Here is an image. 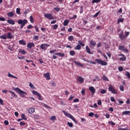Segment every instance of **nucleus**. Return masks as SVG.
<instances>
[{
	"label": "nucleus",
	"instance_id": "nucleus-31",
	"mask_svg": "<svg viewBox=\"0 0 130 130\" xmlns=\"http://www.w3.org/2000/svg\"><path fill=\"white\" fill-rule=\"evenodd\" d=\"M69 19H66L64 21L63 25L64 26H68V24H69Z\"/></svg>",
	"mask_w": 130,
	"mask_h": 130
},
{
	"label": "nucleus",
	"instance_id": "nucleus-52",
	"mask_svg": "<svg viewBox=\"0 0 130 130\" xmlns=\"http://www.w3.org/2000/svg\"><path fill=\"white\" fill-rule=\"evenodd\" d=\"M126 76L128 79H130V73L128 72H127L126 73Z\"/></svg>",
	"mask_w": 130,
	"mask_h": 130
},
{
	"label": "nucleus",
	"instance_id": "nucleus-55",
	"mask_svg": "<svg viewBox=\"0 0 130 130\" xmlns=\"http://www.w3.org/2000/svg\"><path fill=\"white\" fill-rule=\"evenodd\" d=\"M99 14H100V11H98L94 15V17L96 18V17H98Z\"/></svg>",
	"mask_w": 130,
	"mask_h": 130
},
{
	"label": "nucleus",
	"instance_id": "nucleus-47",
	"mask_svg": "<svg viewBox=\"0 0 130 130\" xmlns=\"http://www.w3.org/2000/svg\"><path fill=\"white\" fill-rule=\"evenodd\" d=\"M119 89H120V91H124V88L123 87V85L120 86Z\"/></svg>",
	"mask_w": 130,
	"mask_h": 130
},
{
	"label": "nucleus",
	"instance_id": "nucleus-43",
	"mask_svg": "<svg viewBox=\"0 0 130 130\" xmlns=\"http://www.w3.org/2000/svg\"><path fill=\"white\" fill-rule=\"evenodd\" d=\"M29 86L30 88H31V89H35V87H34V85L32 84V83L30 82Z\"/></svg>",
	"mask_w": 130,
	"mask_h": 130
},
{
	"label": "nucleus",
	"instance_id": "nucleus-28",
	"mask_svg": "<svg viewBox=\"0 0 130 130\" xmlns=\"http://www.w3.org/2000/svg\"><path fill=\"white\" fill-rule=\"evenodd\" d=\"M7 16L10 17H14V13L13 12H8L7 13Z\"/></svg>",
	"mask_w": 130,
	"mask_h": 130
},
{
	"label": "nucleus",
	"instance_id": "nucleus-59",
	"mask_svg": "<svg viewBox=\"0 0 130 130\" xmlns=\"http://www.w3.org/2000/svg\"><path fill=\"white\" fill-rule=\"evenodd\" d=\"M0 105H4V101L2 99H0Z\"/></svg>",
	"mask_w": 130,
	"mask_h": 130
},
{
	"label": "nucleus",
	"instance_id": "nucleus-45",
	"mask_svg": "<svg viewBox=\"0 0 130 130\" xmlns=\"http://www.w3.org/2000/svg\"><path fill=\"white\" fill-rule=\"evenodd\" d=\"M101 94H105L106 93V90L105 89H102L101 92Z\"/></svg>",
	"mask_w": 130,
	"mask_h": 130
},
{
	"label": "nucleus",
	"instance_id": "nucleus-23",
	"mask_svg": "<svg viewBox=\"0 0 130 130\" xmlns=\"http://www.w3.org/2000/svg\"><path fill=\"white\" fill-rule=\"evenodd\" d=\"M82 48V47L80 44L77 45L75 47V50H81V49Z\"/></svg>",
	"mask_w": 130,
	"mask_h": 130
},
{
	"label": "nucleus",
	"instance_id": "nucleus-10",
	"mask_svg": "<svg viewBox=\"0 0 130 130\" xmlns=\"http://www.w3.org/2000/svg\"><path fill=\"white\" fill-rule=\"evenodd\" d=\"M119 50L123 51V52H128V50L124 47V46H119L118 47Z\"/></svg>",
	"mask_w": 130,
	"mask_h": 130
},
{
	"label": "nucleus",
	"instance_id": "nucleus-63",
	"mask_svg": "<svg viewBox=\"0 0 130 130\" xmlns=\"http://www.w3.org/2000/svg\"><path fill=\"white\" fill-rule=\"evenodd\" d=\"M4 123L5 124H6V125H9V121L8 120L4 121Z\"/></svg>",
	"mask_w": 130,
	"mask_h": 130
},
{
	"label": "nucleus",
	"instance_id": "nucleus-35",
	"mask_svg": "<svg viewBox=\"0 0 130 130\" xmlns=\"http://www.w3.org/2000/svg\"><path fill=\"white\" fill-rule=\"evenodd\" d=\"M130 113V111H125L124 112H122V114L123 115H127V114H129Z\"/></svg>",
	"mask_w": 130,
	"mask_h": 130
},
{
	"label": "nucleus",
	"instance_id": "nucleus-33",
	"mask_svg": "<svg viewBox=\"0 0 130 130\" xmlns=\"http://www.w3.org/2000/svg\"><path fill=\"white\" fill-rule=\"evenodd\" d=\"M16 13L18 14V15H21V9L19 8H17L16 9Z\"/></svg>",
	"mask_w": 130,
	"mask_h": 130
},
{
	"label": "nucleus",
	"instance_id": "nucleus-57",
	"mask_svg": "<svg viewBox=\"0 0 130 130\" xmlns=\"http://www.w3.org/2000/svg\"><path fill=\"white\" fill-rule=\"evenodd\" d=\"M79 101H80V100H79V99H74V100H73V102H74V103H77V102H79Z\"/></svg>",
	"mask_w": 130,
	"mask_h": 130
},
{
	"label": "nucleus",
	"instance_id": "nucleus-62",
	"mask_svg": "<svg viewBox=\"0 0 130 130\" xmlns=\"http://www.w3.org/2000/svg\"><path fill=\"white\" fill-rule=\"evenodd\" d=\"M111 101H112V102H115V99H114V98L113 97H111Z\"/></svg>",
	"mask_w": 130,
	"mask_h": 130
},
{
	"label": "nucleus",
	"instance_id": "nucleus-27",
	"mask_svg": "<svg viewBox=\"0 0 130 130\" xmlns=\"http://www.w3.org/2000/svg\"><path fill=\"white\" fill-rule=\"evenodd\" d=\"M119 59V60H121V61H125V60H126V57L124 56L122 57H120Z\"/></svg>",
	"mask_w": 130,
	"mask_h": 130
},
{
	"label": "nucleus",
	"instance_id": "nucleus-36",
	"mask_svg": "<svg viewBox=\"0 0 130 130\" xmlns=\"http://www.w3.org/2000/svg\"><path fill=\"white\" fill-rule=\"evenodd\" d=\"M68 40L69 41H73V40H74V37L73 36H70L68 37Z\"/></svg>",
	"mask_w": 130,
	"mask_h": 130
},
{
	"label": "nucleus",
	"instance_id": "nucleus-24",
	"mask_svg": "<svg viewBox=\"0 0 130 130\" xmlns=\"http://www.w3.org/2000/svg\"><path fill=\"white\" fill-rule=\"evenodd\" d=\"M18 52H20L21 54H26V51L21 49H19Z\"/></svg>",
	"mask_w": 130,
	"mask_h": 130
},
{
	"label": "nucleus",
	"instance_id": "nucleus-51",
	"mask_svg": "<svg viewBox=\"0 0 130 130\" xmlns=\"http://www.w3.org/2000/svg\"><path fill=\"white\" fill-rule=\"evenodd\" d=\"M118 71L119 72H122L123 71V68L122 67H120L118 68Z\"/></svg>",
	"mask_w": 130,
	"mask_h": 130
},
{
	"label": "nucleus",
	"instance_id": "nucleus-30",
	"mask_svg": "<svg viewBox=\"0 0 130 130\" xmlns=\"http://www.w3.org/2000/svg\"><path fill=\"white\" fill-rule=\"evenodd\" d=\"M90 44L92 45V46H95V45H96V42L91 40L90 41Z\"/></svg>",
	"mask_w": 130,
	"mask_h": 130
},
{
	"label": "nucleus",
	"instance_id": "nucleus-41",
	"mask_svg": "<svg viewBox=\"0 0 130 130\" xmlns=\"http://www.w3.org/2000/svg\"><path fill=\"white\" fill-rule=\"evenodd\" d=\"M25 114H21V119H24V120H27V118L25 117Z\"/></svg>",
	"mask_w": 130,
	"mask_h": 130
},
{
	"label": "nucleus",
	"instance_id": "nucleus-60",
	"mask_svg": "<svg viewBox=\"0 0 130 130\" xmlns=\"http://www.w3.org/2000/svg\"><path fill=\"white\" fill-rule=\"evenodd\" d=\"M44 107H45L46 108H48V109H51V108H50V107H49L48 105H46V104H44Z\"/></svg>",
	"mask_w": 130,
	"mask_h": 130
},
{
	"label": "nucleus",
	"instance_id": "nucleus-13",
	"mask_svg": "<svg viewBox=\"0 0 130 130\" xmlns=\"http://www.w3.org/2000/svg\"><path fill=\"white\" fill-rule=\"evenodd\" d=\"M119 38L122 41H123V40H124V39L126 38L125 36L123 35V33H120L119 34Z\"/></svg>",
	"mask_w": 130,
	"mask_h": 130
},
{
	"label": "nucleus",
	"instance_id": "nucleus-1",
	"mask_svg": "<svg viewBox=\"0 0 130 130\" xmlns=\"http://www.w3.org/2000/svg\"><path fill=\"white\" fill-rule=\"evenodd\" d=\"M14 90L18 93V94H19L20 96L22 97V98L25 97V95H27V92L21 90V89H20L19 87L14 88Z\"/></svg>",
	"mask_w": 130,
	"mask_h": 130
},
{
	"label": "nucleus",
	"instance_id": "nucleus-11",
	"mask_svg": "<svg viewBox=\"0 0 130 130\" xmlns=\"http://www.w3.org/2000/svg\"><path fill=\"white\" fill-rule=\"evenodd\" d=\"M45 18H47V19H48V20H53L54 19V17L51 15V14H45L44 15Z\"/></svg>",
	"mask_w": 130,
	"mask_h": 130
},
{
	"label": "nucleus",
	"instance_id": "nucleus-3",
	"mask_svg": "<svg viewBox=\"0 0 130 130\" xmlns=\"http://www.w3.org/2000/svg\"><path fill=\"white\" fill-rule=\"evenodd\" d=\"M62 112H63V113H64V114L66 116H67V117H69V118H70L71 119H72L75 122V123H78V122H77V120H76V119H75V117H73V116L71 114L66 112V111H64V110H63L62 111Z\"/></svg>",
	"mask_w": 130,
	"mask_h": 130
},
{
	"label": "nucleus",
	"instance_id": "nucleus-17",
	"mask_svg": "<svg viewBox=\"0 0 130 130\" xmlns=\"http://www.w3.org/2000/svg\"><path fill=\"white\" fill-rule=\"evenodd\" d=\"M7 23H8V24H11V25H15V21L13 19L7 20Z\"/></svg>",
	"mask_w": 130,
	"mask_h": 130
},
{
	"label": "nucleus",
	"instance_id": "nucleus-25",
	"mask_svg": "<svg viewBox=\"0 0 130 130\" xmlns=\"http://www.w3.org/2000/svg\"><path fill=\"white\" fill-rule=\"evenodd\" d=\"M103 79L104 80V81H105L106 82H109V79H108L107 76L105 75L103 76Z\"/></svg>",
	"mask_w": 130,
	"mask_h": 130
},
{
	"label": "nucleus",
	"instance_id": "nucleus-21",
	"mask_svg": "<svg viewBox=\"0 0 130 130\" xmlns=\"http://www.w3.org/2000/svg\"><path fill=\"white\" fill-rule=\"evenodd\" d=\"M19 43L20 45H26V41L24 40H21L19 41Z\"/></svg>",
	"mask_w": 130,
	"mask_h": 130
},
{
	"label": "nucleus",
	"instance_id": "nucleus-58",
	"mask_svg": "<svg viewBox=\"0 0 130 130\" xmlns=\"http://www.w3.org/2000/svg\"><path fill=\"white\" fill-rule=\"evenodd\" d=\"M74 98H75V96H74L73 95H71L70 97L69 98L68 100H69V101L73 100V99H74Z\"/></svg>",
	"mask_w": 130,
	"mask_h": 130
},
{
	"label": "nucleus",
	"instance_id": "nucleus-44",
	"mask_svg": "<svg viewBox=\"0 0 130 130\" xmlns=\"http://www.w3.org/2000/svg\"><path fill=\"white\" fill-rule=\"evenodd\" d=\"M108 123L109 124H111V125H113V126H114V125H115V123H114V122H113V121H109V122H108Z\"/></svg>",
	"mask_w": 130,
	"mask_h": 130
},
{
	"label": "nucleus",
	"instance_id": "nucleus-9",
	"mask_svg": "<svg viewBox=\"0 0 130 130\" xmlns=\"http://www.w3.org/2000/svg\"><path fill=\"white\" fill-rule=\"evenodd\" d=\"M49 46H50V45H49L48 44H42L40 46V48L43 50H46L47 47H49Z\"/></svg>",
	"mask_w": 130,
	"mask_h": 130
},
{
	"label": "nucleus",
	"instance_id": "nucleus-46",
	"mask_svg": "<svg viewBox=\"0 0 130 130\" xmlns=\"http://www.w3.org/2000/svg\"><path fill=\"white\" fill-rule=\"evenodd\" d=\"M39 117H40L39 116V115H34V118H35V119H39Z\"/></svg>",
	"mask_w": 130,
	"mask_h": 130
},
{
	"label": "nucleus",
	"instance_id": "nucleus-38",
	"mask_svg": "<svg viewBox=\"0 0 130 130\" xmlns=\"http://www.w3.org/2000/svg\"><path fill=\"white\" fill-rule=\"evenodd\" d=\"M123 18H120L117 21V24H119V23H122L123 22Z\"/></svg>",
	"mask_w": 130,
	"mask_h": 130
},
{
	"label": "nucleus",
	"instance_id": "nucleus-61",
	"mask_svg": "<svg viewBox=\"0 0 130 130\" xmlns=\"http://www.w3.org/2000/svg\"><path fill=\"white\" fill-rule=\"evenodd\" d=\"M0 21L5 22V21H6V18H5L4 17H0Z\"/></svg>",
	"mask_w": 130,
	"mask_h": 130
},
{
	"label": "nucleus",
	"instance_id": "nucleus-16",
	"mask_svg": "<svg viewBox=\"0 0 130 130\" xmlns=\"http://www.w3.org/2000/svg\"><path fill=\"white\" fill-rule=\"evenodd\" d=\"M34 43H28L27 45V48H32L34 46Z\"/></svg>",
	"mask_w": 130,
	"mask_h": 130
},
{
	"label": "nucleus",
	"instance_id": "nucleus-39",
	"mask_svg": "<svg viewBox=\"0 0 130 130\" xmlns=\"http://www.w3.org/2000/svg\"><path fill=\"white\" fill-rule=\"evenodd\" d=\"M124 34H125V38H127V36H128V35H129V32L128 31H125L124 32Z\"/></svg>",
	"mask_w": 130,
	"mask_h": 130
},
{
	"label": "nucleus",
	"instance_id": "nucleus-42",
	"mask_svg": "<svg viewBox=\"0 0 130 130\" xmlns=\"http://www.w3.org/2000/svg\"><path fill=\"white\" fill-rule=\"evenodd\" d=\"M50 120H52V121H54V120H55V119H56V117L55 116H53L50 118Z\"/></svg>",
	"mask_w": 130,
	"mask_h": 130
},
{
	"label": "nucleus",
	"instance_id": "nucleus-53",
	"mask_svg": "<svg viewBox=\"0 0 130 130\" xmlns=\"http://www.w3.org/2000/svg\"><path fill=\"white\" fill-rule=\"evenodd\" d=\"M32 28H33V26L31 24L28 25L27 27V29H32Z\"/></svg>",
	"mask_w": 130,
	"mask_h": 130
},
{
	"label": "nucleus",
	"instance_id": "nucleus-40",
	"mask_svg": "<svg viewBox=\"0 0 130 130\" xmlns=\"http://www.w3.org/2000/svg\"><path fill=\"white\" fill-rule=\"evenodd\" d=\"M67 124L70 127H73V126H74V125L72 122H68Z\"/></svg>",
	"mask_w": 130,
	"mask_h": 130
},
{
	"label": "nucleus",
	"instance_id": "nucleus-48",
	"mask_svg": "<svg viewBox=\"0 0 130 130\" xmlns=\"http://www.w3.org/2000/svg\"><path fill=\"white\" fill-rule=\"evenodd\" d=\"M103 55L104 56V57H105L106 61H108V57H107V56H106V54H103Z\"/></svg>",
	"mask_w": 130,
	"mask_h": 130
},
{
	"label": "nucleus",
	"instance_id": "nucleus-14",
	"mask_svg": "<svg viewBox=\"0 0 130 130\" xmlns=\"http://www.w3.org/2000/svg\"><path fill=\"white\" fill-rule=\"evenodd\" d=\"M74 62L75 64H76V66H78V67H80V68H83V67H84V65H83V64H82L76 60H74Z\"/></svg>",
	"mask_w": 130,
	"mask_h": 130
},
{
	"label": "nucleus",
	"instance_id": "nucleus-49",
	"mask_svg": "<svg viewBox=\"0 0 130 130\" xmlns=\"http://www.w3.org/2000/svg\"><path fill=\"white\" fill-rule=\"evenodd\" d=\"M54 10H55V11H56V12H58L59 11H60V9H59V8H58V7L54 8Z\"/></svg>",
	"mask_w": 130,
	"mask_h": 130
},
{
	"label": "nucleus",
	"instance_id": "nucleus-34",
	"mask_svg": "<svg viewBox=\"0 0 130 130\" xmlns=\"http://www.w3.org/2000/svg\"><path fill=\"white\" fill-rule=\"evenodd\" d=\"M57 28H58V25L54 24V25H53V28H52L53 30H56Z\"/></svg>",
	"mask_w": 130,
	"mask_h": 130
},
{
	"label": "nucleus",
	"instance_id": "nucleus-37",
	"mask_svg": "<svg viewBox=\"0 0 130 130\" xmlns=\"http://www.w3.org/2000/svg\"><path fill=\"white\" fill-rule=\"evenodd\" d=\"M29 20H30L31 23H34V18H33L32 16H30L29 17Z\"/></svg>",
	"mask_w": 130,
	"mask_h": 130
},
{
	"label": "nucleus",
	"instance_id": "nucleus-7",
	"mask_svg": "<svg viewBox=\"0 0 130 130\" xmlns=\"http://www.w3.org/2000/svg\"><path fill=\"white\" fill-rule=\"evenodd\" d=\"M55 55H58L59 56H60V57H63V56H64V53L60 52L54 53V54L53 55V59H56V58H57V56Z\"/></svg>",
	"mask_w": 130,
	"mask_h": 130
},
{
	"label": "nucleus",
	"instance_id": "nucleus-26",
	"mask_svg": "<svg viewBox=\"0 0 130 130\" xmlns=\"http://www.w3.org/2000/svg\"><path fill=\"white\" fill-rule=\"evenodd\" d=\"M8 77L9 78H13V79H18V77L14 76V75L11 74L10 72L8 73Z\"/></svg>",
	"mask_w": 130,
	"mask_h": 130
},
{
	"label": "nucleus",
	"instance_id": "nucleus-8",
	"mask_svg": "<svg viewBox=\"0 0 130 130\" xmlns=\"http://www.w3.org/2000/svg\"><path fill=\"white\" fill-rule=\"evenodd\" d=\"M31 93H32V94L34 95H36L38 97L39 100H40V101L43 100V99L42 98L41 94H40V93H38V92H37L35 90H32L31 91Z\"/></svg>",
	"mask_w": 130,
	"mask_h": 130
},
{
	"label": "nucleus",
	"instance_id": "nucleus-12",
	"mask_svg": "<svg viewBox=\"0 0 130 130\" xmlns=\"http://www.w3.org/2000/svg\"><path fill=\"white\" fill-rule=\"evenodd\" d=\"M89 90L92 93V95H94L95 94V92H96V90H95V88L93 86H90L89 87Z\"/></svg>",
	"mask_w": 130,
	"mask_h": 130
},
{
	"label": "nucleus",
	"instance_id": "nucleus-2",
	"mask_svg": "<svg viewBox=\"0 0 130 130\" xmlns=\"http://www.w3.org/2000/svg\"><path fill=\"white\" fill-rule=\"evenodd\" d=\"M1 39H4V40H6V39H13L14 38V36L12 35L11 32H8L7 36L5 35H2L0 36Z\"/></svg>",
	"mask_w": 130,
	"mask_h": 130
},
{
	"label": "nucleus",
	"instance_id": "nucleus-6",
	"mask_svg": "<svg viewBox=\"0 0 130 130\" xmlns=\"http://www.w3.org/2000/svg\"><path fill=\"white\" fill-rule=\"evenodd\" d=\"M108 89L109 92H111L113 94H117V90L112 85H109Z\"/></svg>",
	"mask_w": 130,
	"mask_h": 130
},
{
	"label": "nucleus",
	"instance_id": "nucleus-64",
	"mask_svg": "<svg viewBox=\"0 0 130 130\" xmlns=\"http://www.w3.org/2000/svg\"><path fill=\"white\" fill-rule=\"evenodd\" d=\"M118 130H129L128 128H119Z\"/></svg>",
	"mask_w": 130,
	"mask_h": 130
},
{
	"label": "nucleus",
	"instance_id": "nucleus-18",
	"mask_svg": "<svg viewBox=\"0 0 130 130\" xmlns=\"http://www.w3.org/2000/svg\"><path fill=\"white\" fill-rule=\"evenodd\" d=\"M85 48H86V52H87V53H89V54H92V52H91V49H90V48H89L88 46H86Z\"/></svg>",
	"mask_w": 130,
	"mask_h": 130
},
{
	"label": "nucleus",
	"instance_id": "nucleus-5",
	"mask_svg": "<svg viewBox=\"0 0 130 130\" xmlns=\"http://www.w3.org/2000/svg\"><path fill=\"white\" fill-rule=\"evenodd\" d=\"M95 61L97 62L99 64H101V66H107V62L102 60L100 59H96Z\"/></svg>",
	"mask_w": 130,
	"mask_h": 130
},
{
	"label": "nucleus",
	"instance_id": "nucleus-20",
	"mask_svg": "<svg viewBox=\"0 0 130 130\" xmlns=\"http://www.w3.org/2000/svg\"><path fill=\"white\" fill-rule=\"evenodd\" d=\"M78 80L79 83H81V84H83V83H84V78H83L82 77L79 76Z\"/></svg>",
	"mask_w": 130,
	"mask_h": 130
},
{
	"label": "nucleus",
	"instance_id": "nucleus-22",
	"mask_svg": "<svg viewBox=\"0 0 130 130\" xmlns=\"http://www.w3.org/2000/svg\"><path fill=\"white\" fill-rule=\"evenodd\" d=\"M9 92L12 94L11 95L12 97H15V98L18 97V96L16 95V93H15V92H13L12 90H9Z\"/></svg>",
	"mask_w": 130,
	"mask_h": 130
},
{
	"label": "nucleus",
	"instance_id": "nucleus-4",
	"mask_svg": "<svg viewBox=\"0 0 130 130\" xmlns=\"http://www.w3.org/2000/svg\"><path fill=\"white\" fill-rule=\"evenodd\" d=\"M28 23V20L26 19H20L18 21V24L20 25V29H23L25 25Z\"/></svg>",
	"mask_w": 130,
	"mask_h": 130
},
{
	"label": "nucleus",
	"instance_id": "nucleus-54",
	"mask_svg": "<svg viewBox=\"0 0 130 130\" xmlns=\"http://www.w3.org/2000/svg\"><path fill=\"white\" fill-rule=\"evenodd\" d=\"M89 116L90 117H92V116H94V113L93 112H90L88 114Z\"/></svg>",
	"mask_w": 130,
	"mask_h": 130
},
{
	"label": "nucleus",
	"instance_id": "nucleus-15",
	"mask_svg": "<svg viewBox=\"0 0 130 130\" xmlns=\"http://www.w3.org/2000/svg\"><path fill=\"white\" fill-rule=\"evenodd\" d=\"M44 76L46 78L47 80H50V75L49 74V73L44 74Z\"/></svg>",
	"mask_w": 130,
	"mask_h": 130
},
{
	"label": "nucleus",
	"instance_id": "nucleus-50",
	"mask_svg": "<svg viewBox=\"0 0 130 130\" xmlns=\"http://www.w3.org/2000/svg\"><path fill=\"white\" fill-rule=\"evenodd\" d=\"M39 37L38 36H34L33 37V39L35 40H38Z\"/></svg>",
	"mask_w": 130,
	"mask_h": 130
},
{
	"label": "nucleus",
	"instance_id": "nucleus-29",
	"mask_svg": "<svg viewBox=\"0 0 130 130\" xmlns=\"http://www.w3.org/2000/svg\"><path fill=\"white\" fill-rule=\"evenodd\" d=\"M70 54L72 56H74V55H75L76 54V52H75V51H74V50H71L70 51Z\"/></svg>",
	"mask_w": 130,
	"mask_h": 130
},
{
	"label": "nucleus",
	"instance_id": "nucleus-56",
	"mask_svg": "<svg viewBox=\"0 0 130 130\" xmlns=\"http://www.w3.org/2000/svg\"><path fill=\"white\" fill-rule=\"evenodd\" d=\"M85 89L83 88V89H82V91H81V94H82V95H85Z\"/></svg>",
	"mask_w": 130,
	"mask_h": 130
},
{
	"label": "nucleus",
	"instance_id": "nucleus-32",
	"mask_svg": "<svg viewBox=\"0 0 130 130\" xmlns=\"http://www.w3.org/2000/svg\"><path fill=\"white\" fill-rule=\"evenodd\" d=\"M101 2V0H92V4H98V3H100Z\"/></svg>",
	"mask_w": 130,
	"mask_h": 130
},
{
	"label": "nucleus",
	"instance_id": "nucleus-19",
	"mask_svg": "<svg viewBox=\"0 0 130 130\" xmlns=\"http://www.w3.org/2000/svg\"><path fill=\"white\" fill-rule=\"evenodd\" d=\"M28 112L30 114L32 113H34V112H35V109L33 108H30L28 109Z\"/></svg>",
	"mask_w": 130,
	"mask_h": 130
}]
</instances>
